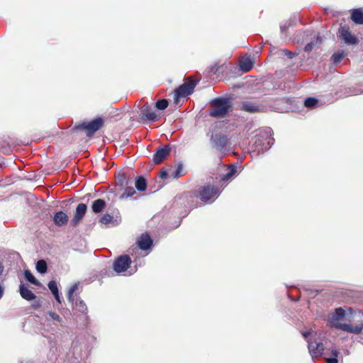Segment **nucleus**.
Wrapping results in <instances>:
<instances>
[{"label": "nucleus", "mask_w": 363, "mask_h": 363, "mask_svg": "<svg viewBox=\"0 0 363 363\" xmlns=\"http://www.w3.org/2000/svg\"><path fill=\"white\" fill-rule=\"evenodd\" d=\"M220 194L218 186L208 184L201 186L197 191L194 192H184L179 198L182 200L181 203H187L188 206L193 208L195 206L194 203V198H199L203 203L210 201H214Z\"/></svg>", "instance_id": "obj_1"}, {"label": "nucleus", "mask_w": 363, "mask_h": 363, "mask_svg": "<svg viewBox=\"0 0 363 363\" xmlns=\"http://www.w3.org/2000/svg\"><path fill=\"white\" fill-rule=\"evenodd\" d=\"M233 111V104L229 98L216 97L210 102L209 116L222 118Z\"/></svg>", "instance_id": "obj_2"}, {"label": "nucleus", "mask_w": 363, "mask_h": 363, "mask_svg": "<svg viewBox=\"0 0 363 363\" xmlns=\"http://www.w3.org/2000/svg\"><path fill=\"white\" fill-rule=\"evenodd\" d=\"M104 125V121L101 117H98L89 122H82L74 125L73 130L84 131L87 137H92L94 134L100 130Z\"/></svg>", "instance_id": "obj_3"}, {"label": "nucleus", "mask_w": 363, "mask_h": 363, "mask_svg": "<svg viewBox=\"0 0 363 363\" xmlns=\"http://www.w3.org/2000/svg\"><path fill=\"white\" fill-rule=\"evenodd\" d=\"M196 82L193 79H189L183 84L180 85L174 91V99L175 101H178L180 98L186 97L191 94L194 91Z\"/></svg>", "instance_id": "obj_4"}, {"label": "nucleus", "mask_w": 363, "mask_h": 363, "mask_svg": "<svg viewBox=\"0 0 363 363\" xmlns=\"http://www.w3.org/2000/svg\"><path fill=\"white\" fill-rule=\"evenodd\" d=\"M211 140L214 147L219 151L227 150L230 145L227 135L223 133L213 134Z\"/></svg>", "instance_id": "obj_5"}, {"label": "nucleus", "mask_w": 363, "mask_h": 363, "mask_svg": "<svg viewBox=\"0 0 363 363\" xmlns=\"http://www.w3.org/2000/svg\"><path fill=\"white\" fill-rule=\"evenodd\" d=\"M337 37L339 40L347 45H357L359 43L358 38L351 33L347 26H343L339 28Z\"/></svg>", "instance_id": "obj_6"}, {"label": "nucleus", "mask_w": 363, "mask_h": 363, "mask_svg": "<svg viewBox=\"0 0 363 363\" xmlns=\"http://www.w3.org/2000/svg\"><path fill=\"white\" fill-rule=\"evenodd\" d=\"M239 110L250 113L264 112L265 107L264 105L252 101H244L239 104Z\"/></svg>", "instance_id": "obj_7"}, {"label": "nucleus", "mask_w": 363, "mask_h": 363, "mask_svg": "<svg viewBox=\"0 0 363 363\" xmlns=\"http://www.w3.org/2000/svg\"><path fill=\"white\" fill-rule=\"evenodd\" d=\"M131 264V259L128 255H121L118 257L113 262V269L117 273H121L126 271Z\"/></svg>", "instance_id": "obj_8"}, {"label": "nucleus", "mask_w": 363, "mask_h": 363, "mask_svg": "<svg viewBox=\"0 0 363 363\" xmlns=\"http://www.w3.org/2000/svg\"><path fill=\"white\" fill-rule=\"evenodd\" d=\"M308 350L313 357H318L323 354L325 347L321 342L309 339L307 340Z\"/></svg>", "instance_id": "obj_9"}, {"label": "nucleus", "mask_w": 363, "mask_h": 363, "mask_svg": "<svg viewBox=\"0 0 363 363\" xmlns=\"http://www.w3.org/2000/svg\"><path fill=\"white\" fill-rule=\"evenodd\" d=\"M345 315V311L342 308H337L335 309L334 313L330 315L329 321L331 325L337 329H339L337 327L339 325H345L346 323H341L340 320H342Z\"/></svg>", "instance_id": "obj_10"}, {"label": "nucleus", "mask_w": 363, "mask_h": 363, "mask_svg": "<svg viewBox=\"0 0 363 363\" xmlns=\"http://www.w3.org/2000/svg\"><path fill=\"white\" fill-rule=\"evenodd\" d=\"M170 147L168 145L160 147L153 155V162L155 164H160L170 152Z\"/></svg>", "instance_id": "obj_11"}, {"label": "nucleus", "mask_w": 363, "mask_h": 363, "mask_svg": "<svg viewBox=\"0 0 363 363\" xmlns=\"http://www.w3.org/2000/svg\"><path fill=\"white\" fill-rule=\"evenodd\" d=\"M87 210V206L85 203H81L78 204L76 208L75 214L71 220L72 226H77L84 216Z\"/></svg>", "instance_id": "obj_12"}, {"label": "nucleus", "mask_w": 363, "mask_h": 363, "mask_svg": "<svg viewBox=\"0 0 363 363\" xmlns=\"http://www.w3.org/2000/svg\"><path fill=\"white\" fill-rule=\"evenodd\" d=\"M137 244L140 249L147 250L152 246L153 240L148 233H145L138 238Z\"/></svg>", "instance_id": "obj_13"}, {"label": "nucleus", "mask_w": 363, "mask_h": 363, "mask_svg": "<svg viewBox=\"0 0 363 363\" xmlns=\"http://www.w3.org/2000/svg\"><path fill=\"white\" fill-rule=\"evenodd\" d=\"M141 118L149 121H156L157 116L155 112L152 110V107L147 104H144L140 109Z\"/></svg>", "instance_id": "obj_14"}, {"label": "nucleus", "mask_w": 363, "mask_h": 363, "mask_svg": "<svg viewBox=\"0 0 363 363\" xmlns=\"http://www.w3.org/2000/svg\"><path fill=\"white\" fill-rule=\"evenodd\" d=\"M340 330L347 331L349 333L359 334L363 332V324L362 325H352V324H345V325H339L337 326Z\"/></svg>", "instance_id": "obj_15"}, {"label": "nucleus", "mask_w": 363, "mask_h": 363, "mask_svg": "<svg viewBox=\"0 0 363 363\" xmlns=\"http://www.w3.org/2000/svg\"><path fill=\"white\" fill-rule=\"evenodd\" d=\"M54 223L57 226H63L68 222V216L64 211H60L53 216Z\"/></svg>", "instance_id": "obj_16"}, {"label": "nucleus", "mask_w": 363, "mask_h": 363, "mask_svg": "<svg viewBox=\"0 0 363 363\" xmlns=\"http://www.w3.org/2000/svg\"><path fill=\"white\" fill-rule=\"evenodd\" d=\"M19 292L21 297L27 301H32L35 298V295L24 284L20 285Z\"/></svg>", "instance_id": "obj_17"}, {"label": "nucleus", "mask_w": 363, "mask_h": 363, "mask_svg": "<svg viewBox=\"0 0 363 363\" xmlns=\"http://www.w3.org/2000/svg\"><path fill=\"white\" fill-rule=\"evenodd\" d=\"M352 21L359 25L363 24V11L361 9H354L352 10L351 16Z\"/></svg>", "instance_id": "obj_18"}, {"label": "nucleus", "mask_w": 363, "mask_h": 363, "mask_svg": "<svg viewBox=\"0 0 363 363\" xmlns=\"http://www.w3.org/2000/svg\"><path fill=\"white\" fill-rule=\"evenodd\" d=\"M185 174V172L183 169L182 164L179 163L177 164V168L174 169L172 167H169V177L174 179H177Z\"/></svg>", "instance_id": "obj_19"}, {"label": "nucleus", "mask_w": 363, "mask_h": 363, "mask_svg": "<svg viewBox=\"0 0 363 363\" xmlns=\"http://www.w3.org/2000/svg\"><path fill=\"white\" fill-rule=\"evenodd\" d=\"M254 62L250 57L243 58L240 61V69L244 72H249L253 67Z\"/></svg>", "instance_id": "obj_20"}, {"label": "nucleus", "mask_w": 363, "mask_h": 363, "mask_svg": "<svg viewBox=\"0 0 363 363\" xmlns=\"http://www.w3.org/2000/svg\"><path fill=\"white\" fill-rule=\"evenodd\" d=\"M106 203L104 200L98 199L93 202L91 205V209L95 213H99L103 211V210L106 208Z\"/></svg>", "instance_id": "obj_21"}, {"label": "nucleus", "mask_w": 363, "mask_h": 363, "mask_svg": "<svg viewBox=\"0 0 363 363\" xmlns=\"http://www.w3.org/2000/svg\"><path fill=\"white\" fill-rule=\"evenodd\" d=\"M135 188L139 191H144L147 189V182L144 177L139 176L136 178L135 182Z\"/></svg>", "instance_id": "obj_22"}, {"label": "nucleus", "mask_w": 363, "mask_h": 363, "mask_svg": "<svg viewBox=\"0 0 363 363\" xmlns=\"http://www.w3.org/2000/svg\"><path fill=\"white\" fill-rule=\"evenodd\" d=\"M347 55L342 50H339L332 55V60L334 64L340 63Z\"/></svg>", "instance_id": "obj_23"}, {"label": "nucleus", "mask_w": 363, "mask_h": 363, "mask_svg": "<svg viewBox=\"0 0 363 363\" xmlns=\"http://www.w3.org/2000/svg\"><path fill=\"white\" fill-rule=\"evenodd\" d=\"M36 269L38 272L41 274L45 273L48 269L46 262L43 259L38 261L36 264Z\"/></svg>", "instance_id": "obj_24"}, {"label": "nucleus", "mask_w": 363, "mask_h": 363, "mask_svg": "<svg viewBox=\"0 0 363 363\" xmlns=\"http://www.w3.org/2000/svg\"><path fill=\"white\" fill-rule=\"evenodd\" d=\"M25 277L26 279L31 284L39 286L40 282L35 279V277L32 274V273L29 270L25 271Z\"/></svg>", "instance_id": "obj_25"}, {"label": "nucleus", "mask_w": 363, "mask_h": 363, "mask_svg": "<svg viewBox=\"0 0 363 363\" xmlns=\"http://www.w3.org/2000/svg\"><path fill=\"white\" fill-rule=\"evenodd\" d=\"M236 171H237L236 167L233 165H231L228 169V172L226 174H223V176L221 177V180H223V181L228 180L235 174Z\"/></svg>", "instance_id": "obj_26"}, {"label": "nucleus", "mask_w": 363, "mask_h": 363, "mask_svg": "<svg viewBox=\"0 0 363 363\" xmlns=\"http://www.w3.org/2000/svg\"><path fill=\"white\" fill-rule=\"evenodd\" d=\"M135 194V190L133 187L127 186L125 189L124 192L120 196V198L121 199H127L128 197L133 196Z\"/></svg>", "instance_id": "obj_27"}, {"label": "nucleus", "mask_w": 363, "mask_h": 363, "mask_svg": "<svg viewBox=\"0 0 363 363\" xmlns=\"http://www.w3.org/2000/svg\"><path fill=\"white\" fill-rule=\"evenodd\" d=\"M169 102L167 99H160L155 104V107L159 110H164L167 108Z\"/></svg>", "instance_id": "obj_28"}, {"label": "nucleus", "mask_w": 363, "mask_h": 363, "mask_svg": "<svg viewBox=\"0 0 363 363\" xmlns=\"http://www.w3.org/2000/svg\"><path fill=\"white\" fill-rule=\"evenodd\" d=\"M318 103V100L314 97H308L304 101V105L307 108H313Z\"/></svg>", "instance_id": "obj_29"}, {"label": "nucleus", "mask_w": 363, "mask_h": 363, "mask_svg": "<svg viewBox=\"0 0 363 363\" xmlns=\"http://www.w3.org/2000/svg\"><path fill=\"white\" fill-rule=\"evenodd\" d=\"M332 354H333V357H331V358L325 357V359L327 362V363H338L337 357L339 354V352L337 350H333Z\"/></svg>", "instance_id": "obj_30"}, {"label": "nucleus", "mask_w": 363, "mask_h": 363, "mask_svg": "<svg viewBox=\"0 0 363 363\" xmlns=\"http://www.w3.org/2000/svg\"><path fill=\"white\" fill-rule=\"evenodd\" d=\"M48 288L54 295V296H57V293L59 292L57 285L55 281H50L48 283Z\"/></svg>", "instance_id": "obj_31"}, {"label": "nucleus", "mask_w": 363, "mask_h": 363, "mask_svg": "<svg viewBox=\"0 0 363 363\" xmlns=\"http://www.w3.org/2000/svg\"><path fill=\"white\" fill-rule=\"evenodd\" d=\"M113 220V216L111 214L106 213L100 218V223L102 224H109Z\"/></svg>", "instance_id": "obj_32"}, {"label": "nucleus", "mask_w": 363, "mask_h": 363, "mask_svg": "<svg viewBox=\"0 0 363 363\" xmlns=\"http://www.w3.org/2000/svg\"><path fill=\"white\" fill-rule=\"evenodd\" d=\"M75 308L77 311L82 313H86L87 311V307L85 303L83 301H76Z\"/></svg>", "instance_id": "obj_33"}, {"label": "nucleus", "mask_w": 363, "mask_h": 363, "mask_svg": "<svg viewBox=\"0 0 363 363\" xmlns=\"http://www.w3.org/2000/svg\"><path fill=\"white\" fill-rule=\"evenodd\" d=\"M48 315L50 316V319L62 325V319L57 313L52 311H49Z\"/></svg>", "instance_id": "obj_34"}, {"label": "nucleus", "mask_w": 363, "mask_h": 363, "mask_svg": "<svg viewBox=\"0 0 363 363\" xmlns=\"http://www.w3.org/2000/svg\"><path fill=\"white\" fill-rule=\"evenodd\" d=\"M77 289V286L75 284V285L72 286L69 289V291H68V294H67V299H68V301H69L70 303H73V302H74V296H73V294H74V292L76 291V289Z\"/></svg>", "instance_id": "obj_35"}, {"label": "nucleus", "mask_w": 363, "mask_h": 363, "mask_svg": "<svg viewBox=\"0 0 363 363\" xmlns=\"http://www.w3.org/2000/svg\"><path fill=\"white\" fill-rule=\"evenodd\" d=\"M223 68V65H218L217 64L209 67V72L213 74H216L219 72L220 69Z\"/></svg>", "instance_id": "obj_36"}, {"label": "nucleus", "mask_w": 363, "mask_h": 363, "mask_svg": "<svg viewBox=\"0 0 363 363\" xmlns=\"http://www.w3.org/2000/svg\"><path fill=\"white\" fill-rule=\"evenodd\" d=\"M117 179L121 186L127 185L128 184L125 174H118Z\"/></svg>", "instance_id": "obj_37"}, {"label": "nucleus", "mask_w": 363, "mask_h": 363, "mask_svg": "<svg viewBox=\"0 0 363 363\" xmlns=\"http://www.w3.org/2000/svg\"><path fill=\"white\" fill-rule=\"evenodd\" d=\"M281 52L283 53H284L288 57V58H289V59H292V58H294L295 56H296L298 55V53L292 52H291L290 50H289L287 49H283V50H281Z\"/></svg>", "instance_id": "obj_38"}, {"label": "nucleus", "mask_w": 363, "mask_h": 363, "mask_svg": "<svg viewBox=\"0 0 363 363\" xmlns=\"http://www.w3.org/2000/svg\"><path fill=\"white\" fill-rule=\"evenodd\" d=\"M160 177L163 179L169 177V167L168 168L167 171L162 169L160 172Z\"/></svg>", "instance_id": "obj_39"}, {"label": "nucleus", "mask_w": 363, "mask_h": 363, "mask_svg": "<svg viewBox=\"0 0 363 363\" xmlns=\"http://www.w3.org/2000/svg\"><path fill=\"white\" fill-rule=\"evenodd\" d=\"M313 43H308L305 48H304V50L307 52H309L311 51H312L313 48Z\"/></svg>", "instance_id": "obj_40"}, {"label": "nucleus", "mask_w": 363, "mask_h": 363, "mask_svg": "<svg viewBox=\"0 0 363 363\" xmlns=\"http://www.w3.org/2000/svg\"><path fill=\"white\" fill-rule=\"evenodd\" d=\"M261 138H262L261 135H257L255 143H257V142H260L261 141Z\"/></svg>", "instance_id": "obj_41"}, {"label": "nucleus", "mask_w": 363, "mask_h": 363, "mask_svg": "<svg viewBox=\"0 0 363 363\" xmlns=\"http://www.w3.org/2000/svg\"><path fill=\"white\" fill-rule=\"evenodd\" d=\"M4 288L0 285V298L3 296Z\"/></svg>", "instance_id": "obj_42"}, {"label": "nucleus", "mask_w": 363, "mask_h": 363, "mask_svg": "<svg viewBox=\"0 0 363 363\" xmlns=\"http://www.w3.org/2000/svg\"><path fill=\"white\" fill-rule=\"evenodd\" d=\"M55 299L57 300V301L58 303H61V300H60V296H59V292L57 293V296H55Z\"/></svg>", "instance_id": "obj_43"}, {"label": "nucleus", "mask_w": 363, "mask_h": 363, "mask_svg": "<svg viewBox=\"0 0 363 363\" xmlns=\"http://www.w3.org/2000/svg\"><path fill=\"white\" fill-rule=\"evenodd\" d=\"M311 334L310 332H306L304 333H303V335L304 336L305 338H307L308 336Z\"/></svg>", "instance_id": "obj_44"}, {"label": "nucleus", "mask_w": 363, "mask_h": 363, "mask_svg": "<svg viewBox=\"0 0 363 363\" xmlns=\"http://www.w3.org/2000/svg\"><path fill=\"white\" fill-rule=\"evenodd\" d=\"M33 307H34V308H38V307H39V306H40V304H39V303H38V304H33Z\"/></svg>", "instance_id": "obj_45"}, {"label": "nucleus", "mask_w": 363, "mask_h": 363, "mask_svg": "<svg viewBox=\"0 0 363 363\" xmlns=\"http://www.w3.org/2000/svg\"><path fill=\"white\" fill-rule=\"evenodd\" d=\"M270 140H271V138H268V141H267V145H270Z\"/></svg>", "instance_id": "obj_46"}]
</instances>
